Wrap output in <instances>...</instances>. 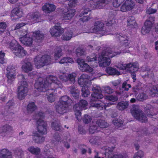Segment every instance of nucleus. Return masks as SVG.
I'll return each mask as SVG.
<instances>
[{
  "label": "nucleus",
  "mask_w": 158,
  "mask_h": 158,
  "mask_svg": "<svg viewBox=\"0 0 158 158\" xmlns=\"http://www.w3.org/2000/svg\"><path fill=\"white\" fill-rule=\"evenodd\" d=\"M35 87L39 92H47V98L48 101L52 102L55 101V97L53 93L55 90L63 87L62 84L57 78L50 76L46 79L40 78L35 84Z\"/></svg>",
  "instance_id": "f257e3e1"
},
{
  "label": "nucleus",
  "mask_w": 158,
  "mask_h": 158,
  "mask_svg": "<svg viewBox=\"0 0 158 158\" xmlns=\"http://www.w3.org/2000/svg\"><path fill=\"white\" fill-rule=\"evenodd\" d=\"M122 52L115 51H114L110 48H107L100 53L98 55V60L100 66L103 67L109 66L110 64V57L112 58L117 55H119L122 53H126L128 50L124 51L122 50Z\"/></svg>",
  "instance_id": "f03ea898"
},
{
  "label": "nucleus",
  "mask_w": 158,
  "mask_h": 158,
  "mask_svg": "<svg viewBox=\"0 0 158 158\" xmlns=\"http://www.w3.org/2000/svg\"><path fill=\"white\" fill-rule=\"evenodd\" d=\"M19 78L22 81L20 82V85L18 87V97L19 99L22 100L24 99L27 95L28 85L24 75H19Z\"/></svg>",
  "instance_id": "7ed1b4c3"
},
{
  "label": "nucleus",
  "mask_w": 158,
  "mask_h": 158,
  "mask_svg": "<svg viewBox=\"0 0 158 158\" xmlns=\"http://www.w3.org/2000/svg\"><path fill=\"white\" fill-rule=\"evenodd\" d=\"M110 0H90L86 6L84 7L85 10L82 12L81 15L85 14L90 10L89 8H87L88 6L94 9H101L104 7L107 4Z\"/></svg>",
  "instance_id": "20e7f679"
},
{
  "label": "nucleus",
  "mask_w": 158,
  "mask_h": 158,
  "mask_svg": "<svg viewBox=\"0 0 158 158\" xmlns=\"http://www.w3.org/2000/svg\"><path fill=\"white\" fill-rule=\"evenodd\" d=\"M52 63L51 57L48 55H44L42 56L38 55L34 59V63L37 69L50 64Z\"/></svg>",
  "instance_id": "39448f33"
},
{
  "label": "nucleus",
  "mask_w": 158,
  "mask_h": 158,
  "mask_svg": "<svg viewBox=\"0 0 158 158\" xmlns=\"http://www.w3.org/2000/svg\"><path fill=\"white\" fill-rule=\"evenodd\" d=\"M132 115L136 120L142 123L147 122L146 115L140 110L138 106L133 105L131 110Z\"/></svg>",
  "instance_id": "423d86ee"
},
{
  "label": "nucleus",
  "mask_w": 158,
  "mask_h": 158,
  "mask_svg": "<svg viewBox=\"0 0 158 158\" xmlns=\"http://www.w3.org/2000/svg\"><path fill=\"white\" fill-rule=\"evenodd\" d=\"M107 31L102 23L97 21L94 23V27L90 28L89 32L100 34L103 35H106Z\"/></svg>",
  "instance_id": "0eeeda50"
},
{
  "label": "nucleus",
  "mask_w": 158,
  "mask_h": 158,
  "mask_svg": "<svg viewBox=\"0 0 158 158\" xmlns=\"http://www.w3.org/2000/svg\"><path fill=\"white\" fill-rule=\"evenodd\" d=\"M115 37L119 41L121 45L120 48H117L118 49H121L119 52H122L121 50H122L124 51H126V50H128L127 52L129 51L127 48L129 47V43L127 40V36L122 33L117 34L115 35Z\"/></svg>",
  "instance_id": "6e6552de"
},
{
  "label": "nucleus",
  "mask_w": 158,
  "mask_h": 158,
  "mask_svg": "<svg viewBox=\"0 0 158 158\" xmlns=\"http://www.w3.org/2000/svg\"><path fill=\"white\" fill-rule=\"evenodd\" d=\"M116 66L120 70H125L127 72H132L133 70L138 71L139 69L138 65L135 63L131 62L124 64L120 63Z\"/></svg>",
  "instance_id": "1a4fd4ad"
},
{
  "label": "nucleus",
  "mask_w": 158,
  "mask_h": 158,
  "mask_svg": "<svg viewBox=\"0 0 158 158\" xmlns=\"http://www.w3.org/2000/svg\"><path fill=\"white\" fill-rule=\"evenodd\" d=\"M87 103L85 100H82L77 104L74 106L73 109L76 118L78 121L81 119V110L87 105Z\"/></svg>",
  "instance_id": "9d476101"
},
{
  "label": "nucleus",
  "mask_w": 158,
  "mask_h": 158,
  "mask_svg": "<svg viewBox=\"0 0 158 158\" xmlns=\"http://www.w3.org/2000/svg\"><path fill=\"white\" fill-rule=\"evenodd\" d=\"M155 18L154 16H150L148 19L145 22L144 25L143 27L141 32L143 35L148 33L150 31L153 24L154 23Z\"/></svg>",
  "instance_id": "9b49d317"
},
{
  "label": "nucleus",
  "mask_w": 158,
  "mask_h": 158,
  "mask_svg": "<svg viewBox=\"0 0 158 158\" xmlns=\"http://www.w3.org/2000/svg\"><path fill=\"white\" fill-rule=\"evenodd\" d=\"M92 90L94 93L91 95L92 98L91 99V102H96L97 100L102 99L103 96L101 93V90L100 87L96 85H94L93 86L92 88Z\"/></svg>",
  "instance_id": "f8f14e48"
},
{
  "label": "nucleus",
  "mask_w": 158,
  "mask_h": 158,
  "mask_svg": "<svg viewBox=\"0 0 158 158\" xmlns=\"http://www.w3.org/2000/svg\"><path fill=\"white\" fill-rule=\"evenodd\" d=\"M6 70L7 82L8 83L11 84L15 78V69L13 66L10 65L7 67Z\"/></svg>",
  "instance_id": "ddd939ff"
},
{
  "label": "nucleus",
  "mask_w": 158,
  "mask_h": 158,
  "mask_svg": "<svg viewBox=\"0 0 158 158\" xmlns=\"http://www.w3.org/2000/svg\"><path fill=\"white\" fill-rule=\"evenodd\" d=\"M36 125L37 126V130L40 133L43 134H45L47 133V123L42 119L37 120Z\"/></svg>",
  "instance_id": "4468645a"
},
{
  "label": "nucleus",
  "mask_w": 158,
  "mask_h": 158,
  "mask_svg": "<svg viewBox=\"0 0 158 158\" xmlns=\"http://www.w3.org/2000/svg\"><path fill=\"white\" fill-rule=\"evenodd\" d=\"M64 32V29L60 26H55L50 30V32L53 36H60Z\"/></svg>",
  "instance_id": "2eb2a0df"
},
{
  "label": "nucleus",
  "mask_w": 158,
  "mask_h": 158,
  "mask_svg": "<svg viewBox=\"0 0 158 158\" xmlns=\"http://www.w3.org/2000/svg\"><path fill=\"white\" fill-rule=\"evenodd\" d=\"M91 104L92 106L97 107L100 110H102L103 107H104L106 109V107H109L113 105L114 103L112 102L105 103L101 102V101H98L97 102H94L91 103Z\"/></svg>",
  "instance_id": "dca6fc26"
},
{
  "label": "nucleus",
  "mask_w": 158,
  "mask_h": 158,
  "mask_svg": "<svg viewBox=\"0 0 158 158\" xmlns=\"http://www.w3.org/2000/svg\"><path fill=\"white\" fill-rule=\"evenodd\" d=\"M12 130V127L9 125H3L0 127V134L3 136L8 135Z\"/></svg>",
  "instance_id": "f3484780"
},
{
  "label": "nucleus",
  "mask_w": 158,
  "mask_h": 158,
  "mask_svg": "<svg viewBox=\"0 0 158 158\" xmlns=\"http://www.w3.org/2000/svg\"><path fill=\"white\" fill-rule=\"evenodd\" d=\"M19 40L22 43L27 46H31L33 43L32 38L28 36L27 34L19 38Z\"/></svg>",
  "instance_id": "a211bd4d"
},
{
  "label": "nucleus",
  "mask_w": 158,
  "mask_h": 158,
  "mask_svg": "<svg viewBox=\"0 0 158 158\" xmlns=\"http://www.w3.org/2000/svg\"><path fill=\"white\" fill-rule=\"evenodd\" d=\"M27 18L34 23L39 22L40 19V15L38 12L29 14L27 16Z\"/></svg>",
  "instance_id": "6ab92c4d"
},
{
  "label": "nucleus",
  "mask_w": 158,
  "mask_h": 158,
  "mask_svg": "<svg viewBox=\"0 0 158 158\" xmlns=\"http://www.w3.org/2000/svg\"><path fill=\"white\" fill-rule=\"evenodd\" d=\"M90 81V77L86 74H82L78 79V83L81 86L86 85Z\"/></svg>",
  "instance_id": "aec40b11"
},
{
  "label": "nucleus",
  "mask_w": 158,
  "mask_h": 158,
  "mask_svg": "<svg viewBox=\"0 0 158 158\" xmlns=\"http://www.w3.org/2000/svg\"><path fill=\"white\" fill-rule=\"evenodd\" d=\"M34 40L37 43H40L44 39V34L41 31H36L33 33Z\"/></svg>",
  "instance_id": "412c9836"
},
{
  "label": "nucleus",
  "mask_w": 158,
  "mask_h": 158,
  "mask_svg": "<svg viewBox=\"0 0 158 158\" xmlns=\"http://www.w3.org/2000/svg\"><path fill=\"white\" fill-rule=\"evenodd\" d=\"M68 107L67 105H64L59 102L57 105L55 106L56 111L60 114H63L66 113Z\"/></svg>",
  "instance_id": "4be33fe9"
},
{
  "label": "nucleus",
  "mask_w": 158,
  "mask_h": 158,
  "mask_svg": "<svg viewBox=\"0 0 158 158\" xmlns=\"http://www.w3.org/2000/svg\"><path fill=\"white\" fill-rule=\"evenodd\" d=\"M13 53L16 56L19 57H23L27 54V52L20 45L18 47L13 51Z\"/></svg>",
  "instance_id": "5701e85b"
},
{
  "label": "nucleus",
  "mask_w": 158,
  "mask_h": 158,
  "mask_svg": "<svg viewBox=\"0 0 158 158\" xmlns=\"http://www.w3.org/2000/svg\"><path fill=\"white\" fill-rule=\"evenodd\" d=\"M58 102L69 106L72 104L73 101L69 96L65 95L60 98Z\"/></svg>",
  "instance_id": "b1692460"
},
{
  "label": "nucleus",
  "mask_w": 158,
  "mask_h": 158,
  "mask_svg": "<svg viewBox=\"0 0 158 158\" xmlns=\"http://www.w3.org/2000/svg\"><path fill=\"white\" fill-rule=\"evenodd\" d=\"M115 148V146H112L111 147H104L102 148L101 152L104 153L106 156L108 157H110L112 154L113 151Z\"/></svg>",
  "instance_id": "393cba45"
},
{
  "label": "nucleus",
  "mask_w": 158,
  "mask_h": 158,
  "mask_svg": "<svg viewBox=\"0 0 158 158\" xmlns=\"http://www.w3.org/2000/svg\"><path fill=\"white\" fill-rule=\"evenodd\" d=\"M22 68L25 72L27 73L32 70L33 67L30 62L24 60L23 61Z\"/></svg>",
  "instance_id": "a878e982"
},
{
  "label": "nucleus",
  "mask_w": 158,
  "mask_h": 158,
  "mask_svg": "<svg viewBox=\"0 0 158 158\" xmlns=\"http://www.w3.org/2000/svg\"><path fill=\"white\" fill-rule=\"evenodd\" d=\"M43 10L47 13L53 11L56 9L55 6L52 4L47 3L43 6Z\"/></svg>",
  "instance_id": "bb28decb"
},
{
  "label": "nucleus",
  "mask_w": 158,
  "mask_h": 158,
  "mask_svg": "<svg viewBox=\"0 0 158 158\" xmlns=\"http://www.w3.org/2000/svg\"><path fill=\"white\" fill-rule=\"evenodd\" d=\"M88 2H87L86 3V4L85 5L83 6V10L81 12V14H80V15H79V16L80 17H82V16L83 17L82 18H81L80 19H79V21L80 22H85V21H87L88 20H89V19H90V17H89V16H84L86 14H87L88 13V12H90V11L91 10V9H92V8L90 6H88L87 7V8H89V9H90V10L89 11H88V12H87V13L86 14H84V15H81V14H82V12L83 11H84L85 10H84V7L88 3ZM93 9H94L93 8Z\"/></svg>",
  "instance_id": "cd10ccee"
},
{
  "label": "nucleus",
  "mask_w": 158,
  "mask_h": 158,
  "mask_svg": "<svg viewBox=\"0 0 158 158\" xmlns=\"http://www.w3.org/2000/svg\"><path fill=\"white\" fill-rule=\"evenodd\" d=\"M11 158V153L8 150L5 148L0 151V158Z\"/></svg>",
  "instance_id": "c85d7f7f"
},
{
  "label": "nucleus",
  "mask_w": 158,
  "mask_h": 158,
  "mask_svg": "<svg viewBox=\"0 0 158 158\" xmlns=\"http://www.w3.org/2000/svg\"><path fill=\"white\" fill-rule=\"evenodd\" d=\"M75 10L74 9H70L67 12L64 13L63 16L65 20H69L74 16Z\"/></svg>",
  "instance_id": "c756f323"
},
{
  "label": "nucleus",
  "mask_w": 158,
  "mask_h": 158,
  "mask_svg": "<svg viewBox=\"0 0 158 158\" xmlns=\"http://www.w3.org/2000/svg\"><path fill=\"white\" fill-rule=\"evenodd\" d=\"M23 15L22 12L18 8L13 9L11 11V17H15V19H18Z\"/></svg>",
  "instance_id": "7c9ffc66"
},
{
  "label": "nucleus",
  "mask_w": 158,
  "mask_h": 158,
  "mask_svg": "<svg viewBox=\"0 0 158 158\" xmlns=\"http://www.w3.org/2000/svg\"><path fill=\"white\" fill-rule=\"evenodd\" d=\"M71 95L75 98H78L79 97V92L78 90L74 86H72L69 87Z\"/></svg>",
  "instance_id": "2f4dec72"
},
{
  "label": "nucleus",
  "mask_w": 158,
  "mask_h": 158,
  "mask_svg": "<svg viewBox=\"0 0 158 158\" xmlns=\"http://www.w3.org/2000/svg\"><path fill=\"white\" fill-rule=\"evenodd\" d=\"M33 139L35 143L40 144L44 141L45 138L44 136L40 135L38 133H36L33 137Z\"/></svg>",
  "instance_id": "473e14b6"
},
{
  "label": "nucleus",
  "mask_w": 158,
  "mask_h": 158,
  "mask_svg": "<svg viewBox=\"0 0 158 158\" xmlns=\"http://www.w3.org/2000/svg\"><path fill=\"white\" fill-rule=\"evenodd\" d=\"M51 127L53 130L60 131L61 129V126L59 120L58 119L54 120L51 123Z\"/></svg>",
  "instance_id": "72a5a7b5"
},
{
  "label": "nucleus",
  "mask_w": 158,
  "mask_h": 158,
  "mask_svg": "<svg viewBox=\"0 0 158 158\" xmlns=\"http://www.w3.org/2000/svg\"><path fill=\"white\" fill-rule=\"evenodd\" d=\"M73 35L72 31L70 30H68L63 35L62 39L63 40H69L71 39Z\"/></svg>",
  "instance_id": "f704fd0d"
},
{
  "label": "nucleus",
  "mask_w": 158,
  "mask_h": 158,
  "mask_svg": "<svg viewBox=\"0 0 158 158\" xmlns=\"http://www.w3.org/2000/svg\"><path fill=\"white\" fill-rule=\"evenodd\" d=\"M106 71L107 73L110 75H119L120 74V73L116 69L111 67L107 68L106 69Z\"/></svg>",
  "instance_id": "c9c22d12"
},
{
  "label": "nucleus",
  "mask_w": 158,
  "mask_h": 158,
  "mask_svg": "<svg viewBox=\"0 0 158 158\" xmlns=\"http://www.w3.org/2000/svg\"><path fill=\"white\" fill-rule=\"evenodd\" d=\"M128 106L127 102L122 101L118 102L116 106L117 109L122 110L127 108Z\"/></svg>",
  "instance_id": "e433bc0d"
},
{
  "label": "nucleus",
  "mask_w": 158,
  "mask_h": 158,
  "mask_svg": "<svg viewBox=\"0 0 158 158\" xmlns=\"http://www.w3.org/2000/svg\"><path fill=\"white\" fill-rule=\"evenodd\" d=\"M73 62V59L72 58L68 57H63L59 61V63L61 64H64V65H67L69 63H72Z\"/></svg>",
  "instance_id": "4c0bfd02"
},
{
  "label": "nucleus",
  "mask_w": 158,
  "mask_h": 158,
  "mask_svg": "<svg viewBox=\"0 0 158 158\" xmlns=\"http://www.w3.org/2000/svg\"><path fill=\"white\" fill-rule=\"evenodd\" d=\"M13 102L11 101H9L6 103V105L5 107L6 111L7 112L5 114H8L10 115H12L13 113L12 112L10 111V109L12 108V106L14 105Z\"/></svg>",
  "instance_id": "58836bf2"
},
{
  "label": "nucleus",
  "mask_w": 158,
  "mask_h": 158,
  "mask_svg": "<svg viewBox=\"0 0 158 158\" xmlns=\"http://www.w3.org/2000/svg\"><path fill=\"white\" fill-rule=\"evenodd\" d=\"M71 138L69 135H68L66 136H64L62 141L64 144V147L67 148H70V145L69 143L70 142Z\"/></svg>",
  "instance_id": "ea45409f"
},
{
  "label": "nucleus",
  "mask_w": 158,
  "mask_h": 158,
  "mask_svg": "<svg viewBox=\"0 0 158 158\" xmlns=\"http://www.w3.org/2000/svg\"><path fill=\"white\" fill-rule=\"evenodd\" d=\"M14 153L16 157L18 158H23L24 155V152L21 149L15 150Z\"/></svg>",
  "instance_id": "a19ab883"
},
{
  "label": "nucleus",
  "mask_w": 158,
  "mask_h": 158,
  "mask_svg": "<svg viewBox=\"0 0 158 158\" xmlns=\"http://www.w3.org/2000/svg\"><path fill=\"white\" fill-rule=\"evenodd\" d=\"M96 124L102 128H104L108 127V124L105 121L101 120H98L96 121Z\"/></svg>",
  "instance_id": "79ce46f5"
},
{
  "label": "nucleus",
  "mask_w": 158,
  "mask_h": 158,
  "mask_svg": "<svg viewBox=\"0 0 158 158\" xmlns=\"http://www.w3.org/2000/svg\"><path fill=\"white\" fill-rule=\"evenodd\" d=\"M82 87L81 89L82 92V95L84 97H86L90 93L89 90L87 86L86 85L81 86Z\"/></svg>",
  "instance_id": "37998d69"
},
{
  "label": "nucleus",
  "mask_w": 158,
  "mask_h": 158,
  "mask_svg": "<svg viewBox=\"0 0 158 158\" xmlns=\"http://www.w3.org/2000/svg\"><path fill=\"white\" fill-rule=\"evenodd\" d=\"M19 45L16 40H13L10 43L9 47L11 50L13 51Z\"/></svg>",
  "instance_id": "c03bdc74"
},
{
  "label": "nucleus",
  "mask_w": 158,
  "mask_h": 158,
  "mask_svg": "<svg viewBox=\"0 0 158 158\" xmlns=\"http://www.w3.org/2000/svg\"><path fill=\"white\" fill-rule=\"evenodd\" d=\"M27 150L31 153L35 154H38L40 151V149L38 148H34L33 146H30L27 148Z\"/></svg>",
  "instance_id": "a18cd8bd"
},
{
  "label": "nucleus",
  "mask_w": 158,
  "mask_h": 158,
  "mask_svg": "<svg viewBox=\"0 0 158 158\" xmlns=\"http://www.w3.org/2000/svg\"><path fill=\"white\" fill-rule=\"evenodd\" d=\"M135 96H136V98L137 100L141 101H143L148 98V96L143 93H140L137 96L135 95Z\"/></svg>",
  "instance_id": "49530a36"
},
{
  "label": "nucleus",
  "mask_w": 158,
  "mask_h": 158,
  "mask_svg": "<svg viewBox=\"0 0 158 158\" xmlns=\"http://www.w3.org/2000/svg\"><path fill=\"white\" fill-rule=\"evenodd\" d=\"M127 25L131 27L135 26V18L133 16L129 17L127 20Z\"/></svg>",
  "instance_id": "de8ad7c7"
},
{
  "label": "nucleus",
  "mask_w": 158,
  "mask_h": 158,
  "mask_svg": "<svg viewBox=\"0 0 158 158\" xmlns=\"http://www.w3.org/2000/svg\"><path fill=\"white\" fill-rule=\"evenodd\" d=\"M124 3L127 6L128 10H130L133 9L135 5L134 2L130 0L126 1Z\"/></svg>",
  "instance_id": "09e8293b"
},
{
  "label": "nucleus",
  "mask_w": 158,
  "mask_h": 158,
  "mask_svg": "<svg viewBox=\"0 0 158 158\" xmlns=\"http://www.w3.org/2000/svg\"><path fill=\"white\" fill-rule=\"evenodd\" d=\"M36 109V106L34 102L29 103L27 106V110L29 112H32L34 111Z\"/></svg>",
  "instance_id": "8fccbe9b"
},
{
  "label": "nucleus",
  "mask_w": 158,
  "mask_h": 158,
  "mask_svg": "<svg viewBox=\"0 0 158 158\" xmlns=\"http://www.w3.org/2000/svg\"><path fill=\"white\" fill-rule=\"evenodd\" d=\"M59 77L63 82H67L68 81V77L64 73L60 72L59 74Z\"/></svg>",
  "instance_id": "3c124183"
},
{
  "label": "nucleus",
  "mask_w": 158,
  "mask_h": 158,
  "mask_svg": "<svg viewBox=\"0 0 158 158\" xmlns=\"http://www.w3.org/2000/svg\"><path fill=\"white\" fill-rule=\"evenodd\" d=\"M62 55V50L59 48H57L54 53V57L56 60L59 58Z\"/></svg>",
  "instance_id": "603ef678"
},
{
  "label": "nucleus",
  "mask_w": 158,
  "mask_h": 158,
  "mask_svg": "<svg viewBox=\"0 0 158 158\" xmlns=\"http://www.w3.org/2000/svg\"><path fill=\"white\" fill-rule=\"evenodd\" d=\"M76 77V74L75 73H73L69 74L67 76L68 77V81H69L73 84L75 82V77Z\"/></svg>",
  "instance_id": "864d4df0"
},
{
  "label": "nucleus",
  "mask_w": 158,
  "mask_h": 158,
  "mask_svg": "<svg viewBox=\"0 0 158 158\" xmlns=\"http://www.w3.org/2000/svg\"><path fill=\"white\" fill-rule=\"evenodd\" d=\"M76 54L78 57L85 55L86 54L85 50L84 49L78 48L77 49Z\"/></svg>",
  "instance_id": "5fc2aeb1"
},
{
  "label": "nucleus",
  "mask_w": 158,
  "mask_h": 158,
  "mask_svg": "<svg viewBox=\"0 0 158 158\" xmlns=\"http://www.w3.org/2000/svg\"><path fill=\"white\" fill-rule=\"evenodd\" d=\"M96 56L97 55L96 54H93L92 55L87 56L86 60L88 62L97 61Z\"/></svg>",
  "instance_id": "6e6d98bb"
},
{
  "label": "nucleus",
  "mask_w": 158,
  "mask_h": 158,
  "mask_svg": "<svg viewBox=\"0 0 158 158\" xmlns=\"http://www.w3.org/2000/svg\"><path fill=\"white\" fill-rule=\"evenodd\" d=\"M123 123V121L120 119H115L113 121V123L114 125L117 127L120 126Z\"/></svg>",
  "instance_id": "4d7b16f0"
},
{
  "label": "nucleus",
  "mask_w": 158,
  "mask_h": 158,
  "mask_svg": "<svg viewBox=\"0 0 158 158\" xmlns=\"http://www.w3.org/2000/svg\"><path fill=\"white\" fill-rule=\"evenodd\" d=\"M103 90L105 93L109 94H112L114 92L113 89L108 86L104 87Z\"/></svg>",
  "instance_id": "13d9d810"
},
{
  "label": "nucleus",
  "mask_w": 158,
  "mask_h": 158,
  "mask_svg": "<svg viewBox=\"0 0 158 158\" xmlns=\"http://www.w3.org/2000/svg\"><path fill=\"white\" fill-rule=\"evenodd\" d=\"M6 27L5 22H0V35L2 34L4 32Z\"/></svg>",
  "instance_id": "bf43d9fd"
},
{
  "label": "nucleus",
  "mask_w": 158,
  "mask_h": 158,
  "mask_svg": "<svg viewBox=\"0 0 158 158\" xmlns=\"http://www.w3.org/2000/svg\"><path fill=\"white\" fill-rule=\"evenodd\" d=\"M98 128L97 127L96 125H93L90 127L89 131L90 133L93 134L95 132H98Z\"/></svg>",
  "instance_id": "052dcab7"
},
{
  "label": "nucleus",
  "mask_w": 158,
  "mask_h": 158,
  "mask_svg": "<svg viewBox=\"0 0 158 158\" xmlns=\"http://www.w3.org/2000/svg\"><path fill=\"white\" fill-rule=\"evenodd\" d=\"M113 16L111 18H110L108 19L107 22L106 23V25L108 26H110L114 24L115 23V19H114Z\"/></svg>",
  "instance_id": "680f3d73"
},
{
  "label": "nucleus",
  "mask_w": 158,
  "mask_h": 158,
  "mask_svg": "<svg viewBox=\"0 0 158 158\" xmlns=\"http://www.w3.org/2000/svg\"><path fill=\"white\" fill-rule=\"evenodd\" d=\"M157 11V10L156 9H153L151 7L147 8L146 10V14L149 15L155 13Z\"/></svg>",
  "instance_id": "e2e57ef3"
},
{
  "label": "nucleus",
  "mask_w": 158,
  "mask_h": 158,
  "mask_svg": "<svg viewBox=\"0 0 158 158\" xmlns=\"http://www.w3.org/2000/svg\"><path fill=\"white\" fill-rule=\"evenodd\" d=\"M125 0H114L113 5L114 7H118L124 2Z\"/></svg>",
  "instance_id": "0e129e2a"
},
{
  "label": "nucleus",
  "mask_w": 158,
  "mask_h": 158,
  "mask_svg": "<svg viewBox=\"0 0 158 158\" xmlns=\"http://www.w3.org/2000/svg\"><path fill=\"white\" fill-rule=\"evenodd\" d=\"M106 98L107 100L113 102L116 101L118 100V97L115 95H111L108 96H107Z\"/></svg>",
  "instance_id": "69168bd1"
},
{
  "label": "nucleus",
  "mask_w": 158,
  "mask_h": 158,
  "mask_svg": "<svg viewBox=\"0 0 158 158\" xmlns=\"http://www.w3.org/2000/svg\"><path fill=\"white\" fill-rule=\"evenodd\" d=\"M53 139V141L56 142H61L62 140L60 135L58 133H56L54 134Z\"/></svg>",
  "instance_id": "338daca9"
},
{
  "label": "nucleus",
  "mask_w": 158,
  "mask_h": 158,
  "mask_svg": "<svg viewBox=\"0 0 158 158\" xmlns=\"http://www.w3.org/2000/svg\"><path fill=\"white\" fill-rule=\"evenodd\" d=\"M92 120L91 118L88 115L85 114L83 119V121L84 123H87L90 122Z\"/></svg>",
  "instance_id": "774afa93"
}]
</instances>
